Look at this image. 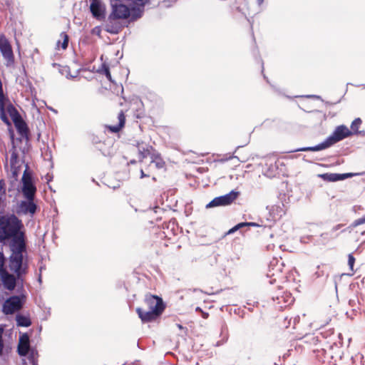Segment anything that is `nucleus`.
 <instances>
[{"mask_svg": "<svg viewBox=\"0 0 365 365\" xmlns=\"http://www.w3.org/2000/svg\"><path fill=\"white\" fill-rule=\"evenodd\" d=\"M147 2L132 1L129 5H125L123 1H115L111 4V11L105 24V31L111 34H119L128 26L127 23L135 21L143 16Z\"/></svg>", "mask_w": 365, "mask_h": 365, "instance_id": "obj_1", "label": "nucleus"}, {"mask_svg": "<svg viewBox=\"0 0 365 365\" xmlns=\"http://www.w3.org/2000/svg\"><path fill=\"white\" fill-rule=\"evenodd\" d=\"M11 239L12 254L9 257V268L23 282L29 270L27 262H24V253L26 250L24 232Z\"/></svg>", "mask_w": 365, "mask_h": 365, "instance_id": "obj_2", "label": "nucleus"}, {"mask_svg": "<svg viewBox=\"0 0 365 365\" xmlns=\"http://www.w3.org/2000/svg\"><path fill=\"white\" fill-rule=\"evenodd\" d=\"M165 307L160 297L148 293L145 295L143 306L137 307L135 311L143 323H149L160 319Z\"/></svg>", "mask_w": 365, "mask_h": 365, "instance_id": "obj_3", "label": "nucleus"}, {"mask_svg": "<svg viewBox=\"0 0 365 365\" xmlns=\"http://www.w3.org/2000/svg\"><path fill=\"white\" fill-rule=\"evenodd\" d=\"M24 224L16 215H0V242L24 233Z\"/></svg>", "mask_w": 365, "mask_h": 365, "instance_id": "obj_4", "label": "nucleus"}, {"mask_svg": "<svg viewBox=\"0 0 365 365\" xmlns=\"http://www.w3.org/2000/svg\"><path fill=\"white\" fill-rule=\"evenodd\" d=\"M352 132L346 125H339L336 128L332 134L327 138L322 143L314 146L299 148L294 150V152H315L322 150L350 136Z\"/></svg>", "mask_w": 365, "mask_h": 365, "instance_id": "obj_5", "label": "nucleus"}, {"mask_svg": "<svg viewBox=\"0 0 365 365\" xmlns=\"http://www.w3.org/2000/svg\"><path fill=\"white\" fill-rule=\"evenodd\" d=\"M284 264L282 258L273 257L268 265L267 277L271 278L269 284H272L277 282V279L282 278V272Z\"/></svg>", "mask_w": 365, "mask_h": 365, "instance_id": "obj_6", "label": "nucleus"}, {"mask_svg": "<svg viewBox=\"0 0 365 365\" xmlns=\"http://www.w3.org/2000/svg\"><path fill=\"white\" fill-rule=\"evenodd\" d=\"M0 51L6 60V66L11 67L14 64V55L12 47L4 34H0Z\"/></svg>", "mask_w": 365, "mask_h": 365, "instance_id": "obj_7", "label": "nucleus"}, {"mask_svg": "<svg viewBox=\"0 0 365 365\" xmlns=\"http://www.w3.org/2000/svg\"><path fill=\"white\" fill-rule=\"evenodd\" d=\"M21 180V192L24 197L26 200H34L36 192V187L32 182L31 175L27 173L26 170L24 171Z\"/></svg>", "mask_w": 365, "mask_h": 365, "instance_id": "obj_8", "label": "nucleus"}, {"mask_svg": "<svg viewBox=\"0 0 365 365\" xmlns=\"http://www.w3.org/2000/svg\"><path fill=\"white\" fill-rule=\"evenodd\" d=\"M38 210V206L34 200H25L20 201L16 208V212L19 215H29L34 217Z\"/></svg>", "mask_w": 365, "mask_h": 365, "instance_id": "obj_9", "label": "nucleus"}, {"mask_svg": "<svg viewBox=\"0 0 365 365\" xmlns=\"http://www.w3.org/2000/svg\"><path fill=\"white\" fill-rule=\"evenodd\" d=\"M238 195L239 193L237 192L232 190L225 195L215 197L206 205V208L229 205L237 199Z\"/></svg>", "mask_w": 365, "mask_h": 365, "instance_id": "obj_10", "label": "nucleus"}, {"mask_svg": "<svg viewBox=\"0 0 365 365\" xmlns=\"http://www.w3.org/2000/svg\"><path fill=\"white\" fill-rule=\"evenodd\" d=\"M22 302L19 296H12L7 299L3 304V312L6 314H11L20 310Z\"/></svg>", "mask_w": 365, "mask_h": 365, "instance_id": "obj_11", "label": "nucleus"}, {"mask_svg": "<svg viewBox=\"0 0 365 365\" xmlns=\"http://www.w3.org/2000/svg\"><path fill=\"white\" fill-rule=\"evenodd\" d=\"M341 334H338L336 336H333L331 341H326L325 347L322 348L324 351H327V349L330 351L331 357H334V354L338 355L341 352V348L342 342L340 340Z\"/></svg>", "mask_w": 365, "mask_h": 365, "instance_id": "obj_12", "label": "nucleus"}, {"mask_svg": "<svg viewBox=\"0 0 365 365\" xmlns=\"http://www.w3.org/2000/svg\"><path fill=\"white\" fill-rule=\"evenodd\" d=\"M90 11L97 20L102 21L106 19V8L103 1H91Z\"/></svg>", "mask_w": 365, "mask_h": 365, "instance_id": "obj_13", "label": "nucleus"}, {"mask_svg": "<svg viewBox=\"0 0 365 365\" xmlns=\"http://www.w3.org/2000/svg\"><path fill=\"white\" fill-rule=\"evenodd\" d=\"M1 279L4 287L8 290H14L16 285V280H20L17 278V276L9 274L6 269L0 274Z\"/></svg>", "mask_w": 365, "mask_h": 365, "instance_id": "obj_14", "label": "nucleus"}, {"mask_svg": "<svg viewBox=\"0 0 365 365\" xmlns=\"http://www.w3.org/2000/svg\"><path fill=\"white\" fill-rule=\"evenodd\" d=\"M286 212L284 205L282 203L274 205L269 209V213L271 220L267 219V221H275L281 218Z\"/></svg>", "mask_w": 365, "mask_h": 365, "instance_id": "obj_15", "label": "nucleus"}, {"mask_svg": "<svg viewBox=\"0 0 365 365\" xmlns=\"http://www.w3.org/2000/svg\"><path fill=\"white\" fill-rule=\"evenodd\" d=\"M117 118L118 120V124L109 125L106 126L108 130L113 133L120 132L125 126V115L124 111L120 110L118 114Z\"/></svg>", "mask_w": 365, "mask_h": 365, "instance_id": "obj_16", "label": "nucleus"}, {"mask_svg": "<svg viewBox=\"0 0 365 365\" xmlns=\"http://www.w3.org/2000/svg\"><path fill=\"white\" fill-rule=\"evenodd\" d=\"M137 148L139 154V160L142 161L143 159L146 158L148 156H151L153 153L154 149L153 146L145 144L144 143H138Z\"/></svg>", "mask_w": 365, "mask_h": 365, "instance_id": "obj_17", "label": "nucleus"}, {"mask_svg": "<svg viewBox=\"0 0 365 365\" xmlns=\"http://www.w3.org/2000/svg\"><path fill=\"white\" fill-rule=\"evenodd\" d=\"M341 225H337L334 226L330 232H324L321 234L317 240L316 243L319 245H327L331 239L334 237L333 236V233L338 230L341 227Z\"/></svg>", "mask_w": 365, "mask_h": 365, "instance_id": "obj_18", "label": "nucleus"}, {"mask_svg": "<svg viewBox=\"0 0 365 365\" xmlns=\"http://www.w3.org/2000/svg\"><path fill=\"white\" fill-rule=\"evenodd\" d=\"M29 339L27 335H24L19 341L18 346V353L20 356H26L29 351Z\"/></svg>", "mask_w": 365, "mask_h": 365, "instance_id": "obj_19", "label": "nucleus"}, {"mask_svg": "<svg viewBox=\"0 0 365 365\" xmlns=\"http://www.w3.org/2000/svg\"><path fill=\"white\" fill-rule=\"evenodd\" d=\"M151 157V162L150 166H154L155 168L164 169L165 168V163L159 153H153Z\"/></svg>", "mask_w": 365, "mask_h": 365, "instance_id": "obj_20", "label": "nucleus"}, {"mask_svg": "<svg viewBox=\"0 0 365 365\" xmlns=\"http://www.w3.org/2000/svg\"><path fill=\"white\" fill-rule=\"evenodd\" d=\"M252 227H257L260 228V230H257V232L262 233V236L264 237H272L273 234L271 232V225H267V224H258L257 222H252Z\"/></svg>", "mask_w": 365, "mask_h": 365, "instance_id": "obj_21", "label": "nucleus"}, {"mask_svg": "<svg viewBox=\"0 0 365 365\" xmlns=\"http://www.w3.org/2000/svg\"><path fill=\"white\" fill-rule=\"evenodd\" d=\"M277 304H279V308L282 309L289 304H291L294 299L289 294H286L285 296L277 297Z\"/></svg>", "mask_w": 365, "mask_h": 365, "instance_id": "obj_22", "label": "nucleus"}, {"mask_svg": "<svg viewBox=\"0 0 365 365\" xmlns=\"http://www.w3.org/2000/svg\"><path fill=\"white\" fill-rule=\"evenodd\" d=\"M60 37L62 39V41L58 40L57 41V43H56V48L58 49L61 48L62 49L65 50L68 47L69 37H68V34L66 32L61 33Z\"/></svg>", "mask_w": 365, "mask_h": 365, "instance_id": "obj_23", "label": "nucleus"}, {"mask_svg": "<svg viewBox=\"0 0 365 365\" xmlns=\"http://www.w3.org/2000/svg\"><path fill=\"white\" fill-rule=\"evenodd\" d=\"M318 177L327 182L339 181V176L338 173H323L318 175Z\"/></svg>", "mask_w": 365, "mask_h": 365, "instance_id": "obj_24", "label": "nucleus"}, {"mask_svg": "<svg viewBox=\"0 0 365 365\" xmlns=\"http://www.w3.org/2000/svg\"><path fill=\"white\" fill-rule=\"evenodd\" d=\"M16 322L17 324L21 327H27L31 324L30 319L22 315H19L16 317Z\"/></svg>", "mask_w": 365, "mask_h": 365, "instance_id": "obj_25", "label": "nucleus"}, {"mask_svg": "<svg viewBox=\"0 0 365 365\" xmlns=\"http://www.w3.org/2000/svg\"><path fill=\"white\" fill-rule=\"evenodd\" d=\"M362 121L361 120L360 118H356L352 123H351V132L352 133H354V134H361L364 133V131H359V126L361 125Z\"/></svg>", "mask_w": 365, "mask_h": 365, "instance_id": "obj_26", "label": "nucleus"}, {"mask_svg": "<svg viewBox=\"0 0 365 365\" xmlns=\"http://www.w3.org/2000/svg\"><path fill=\"white\" fill-rule=\"evenodd\" d=\"M250 226H251V222H241V223H239L237 225H235V227H233L232 228H231L228 231L227 234L233 233L234 232H235V231H237L238 230H240L242 227H245L249 229Z\"/></svg>", "mask_w": 365, "mask_h": 365, "instance_id": "obj_27", "label": "nucleus"}, {"mask_svg": "<svg viewBox=\"0 0 365 365\" xmlns=\"http://www.w3.org/2000/svg\"><path fill=\"white\" fill-rule=\"evenodd\" d=\"M354 262H355L354 257L353 256L352 254H349L348 256V264H349V267L352 272H354Z\"/></svg>", "mask_w": 365, "mask_h": 365, "instance_id": "obj_28", "label": "nucleus"}, {"mask_svg": "<svg viewBox=\"0 0 365 365\" xmlns=\"http://www.w3.org/2000/svg\"><path fill=\"white\" fill-rule=\"evenodd\" d=\"M4 264L5 257L4 255V253L0 251V274L6 270V269L4 268Z\"/></svg>", "mask_w": 365, "mask_h": 365, "instance_id": "obj_29", "label": "nucleus"}, {"mask_svg": "<svg viewBox=\"0 0 365 365\" xmlns=\"http://www.w3.org/2000/svg\"><path fill=\"white\" fill-rule=\"evenodd\" d=\"M103 71H104V74L106 75V78L110 81H112V78H111V74H110V70H109V68L108 66L103 64Z\"/></svg>", "mask_w": 365, "mask_h": 365, "instance_id": "obj_30", "label": "nucleus"}, {"mask_svg": "<svg viewBox=\"0 0 365 365\" xmlns=\"http://www.w3.org/2000/svg\"><path fill=\"white\" fill-rule=\"evenodd\" d=\"M357 174L356 173H344V174H339V180H344L346 178H351L354 175H356Z\"/></svg>", "mask_w": 365, "mask_h": 365, "instance_id": "obj_31", "label": "nucleus"}, {"mask_svg": "<svg viewBox=\"0 0 365 365\" xmlns=\"http://www.w3.org/2000/svg\"><path fill=\"white\" fill-rule=\"evenodd\" d=\"M3 332L4 329L0 328V356L2 354L4 349V341L2 338Z\"/></svg>", "mask_w": 365, "mask_h": 365, "instance_id": "obj_32", "label": "nucleus"}, {"mask_svg": "<svg viewBox=\"0 0 365 365\" xmlns=\"http://www.w3.org/2000/svg\"><path fill=\"white\" fill-rule=\"evenodd\" d=\"M299 319H300L299 316H297V317H294L293 319L291 318L289 319V324H291V322L292 321V322H293V327L294 328L295 326L297 325V324L299 323Z\"/></svg>", "mask_w": 365, "mask_h": 365, "instance_id": "obj_33", "label": "nucleus"}, {"mask_svg": "<svg viewBox=\"0 0 365 365\" xmlns=\"http://www.w3.org/2000/svg\"><path fill=\"white\" fill-rule=\"evenodd\" d=\"M365 222V216L354 221V225L357 226Z\"/></svg>", "mask_w": 365, "mask_h": 365, "instance_id": "obj_34", "label": "nucleus"}, {"mask_svg": "<svg viewBox=\"0 0 365 365\" xmlns=\"http://www.w3.org/2000/svg\"><path fill=\"white\" fill-rule=\"evenodd\" d=\"M196 311H199L200 312H202V317L204 318V319H207L208 317H209V314L208 313H206V312H204L202 311V309L200 308V307H197L196 309Z\"/></svg>", "mask_w": 365, "mask_h": 365, "instance_id": "obj_35", "label": "nucleus"}, {"mask_svg": "<svg viewBox=\"0 0 365 365\" xmlns=\"http://www.w3.org/2000/svg\"><path fill=\"white\" fill-rule=\"evenodd\" d=\"M4 185H5V183L4 182V180H0V192L2 191V190L4 189Z\"/></svg>", "mask_w": 365, "mask_h": 365, "instance_id": "obj_36", "label": "nucleus"}, {"mask_svg": "<svg viewBox=\"0 0 365 365\" xmlns=\"http://www.w3.org/2000/svg\"><path fill=\"white\" fill-rule=\"evenodd\" d=\"M17 158V156L15 153H13L11 155V163L13 164L14 163V160H16Z\"/></svg>", "mask_w": 365, "mask_h": 365, "instance_id": "obj_37", "label": "nucleus"}, {"mask_svg": "<svg viewBox=\"0 0 365 365\" xmlns=\"http://www.w3.org/2000/svg\"><path fill=\"white\" fill-rule=\"evenodd\" d=\"M307 98H319L320 97L319 96H317V95H308V96H306Z\"/></svg>", "mask_w": 365, "mask_h": 365, "instance_id": "obj_38", "label": "nucleus"}, {"mask_svg": "<svg viewBox=\"0 0 365 365\" xmlns=\"http://www.w3.org/2000/svg\"><path fill=\"white\" fill-rule=\"evenodd\" d=\"M149 176H150V174H147V175H145V174L144 173L143 170H141V178H143V177H149Z\"/></svg>", "mask_w": 365, "mask_h": 365, "instance_id": "obj_39", "label": "nucleus"}, {"mask_svg": "<svg viewBox=\"0 0 365 365\" xmlns=\"http://www.w3.org/2000/svg\"><path fill=\"white\" fill-rule=\"evenodd\" d=\"M258 306H259V302H255L252 303V308L255 307H258Z\"/></svg>", "mask_w": 365, "mask_h": 365, "instance_id": "obj_40", "label": "nucleus"}, {"mask_svg": "<svg viewBox=\"0 0 365 365\" xmlns=\"http://www.w3.org/2000/svg\"><path fill=\"white\" fill-rule=\"evenodd\" d=\"M321 337L323 339H326L327 336H325V333H320Z\"/></svg>", "mask_w": 365, "mask_h": 365, "instance_id": "obj_41", "label": "nucleus"}, {"mask_svg": "<svg viewBox=\"0 0 365 365\" xmlns=\"http://www.w3.org/2000/svg\"><path fill=\"white\" fill-rule=\"evenodd\" d=\"M261 67H262V72L263 73V71H264V63H263V62L261 63Z\"/></svg>", "mask_w": 365, "mask_h": 365, "instance_id": "obj_42", "label": "nucleus"}, {"mask_svg": "<svg viewBox=\"0 0 365 365\" xmlns=\"http://www.w3.org/2000/svg\"><path fill=\"white\" fill-rule=\"evenodd\" d=\"M319 336H317V337L313 336L312 337L313 340L316 339V341H319Z\"/></svg>", "mask_w": 365, "mask_h": 365, "instance_id": "obj_43", "label": "nucleus"}, {"mask_svg": "<svg viewBox=\"0 0 365 365\" xmlns=\"http://www.w3.org/2000/svg\"><path fill=\"white\" fill-rule=\"evenodd\" d=\"M266 175H267V176H269V177H272V175H274V173H270V174H266Z\"/></svg>", "mask_w": 365, "mask_h": 365, "instance_id": "obj_44", "label": "nucleus"}, {"mask_svg": "<svg viewBox=\"0 0 365 365\" xmlns=\"http://www.w3.org/2000/svg\"><path fill=\"white\" fill-rule=\"evenodd\" d=\"M271 168H272V170H273L274 169H275V168H276V165H271Z\"/></svg>", "mask_w": 365, "mask_h": 365, "instance_id": "obj_45", "label": "nucleus"}, {"mask_svg": "<svg viewBox=\"0 0 365 365\" xmlns=\"http://www.w3.org/2000/svg\"><path fill=\"white\" fill-rule=\"evenodd\" d=\"M264 78L266 79L267 82H269L268 79L267 78V77L264 75Z\"/></svg>", "mask_w": 365, "mask_h": 365, "instance_id": "obj_46", "label": "nucleus"}, {"mask_svg": "<svg viewBox=\"0 0 365 365\" xmlns=\"http://www.w3.org/2000/svg\"><path fill=\"white\" fill-rule=\"evenodd\" d=\"M262 3H263L262 1H259V4L260 5Z\"/></svg>", "mask_w": 365, "mask_h": 365, "instance_id": "obj_47", "label": "nucleus"}]
</instances>
